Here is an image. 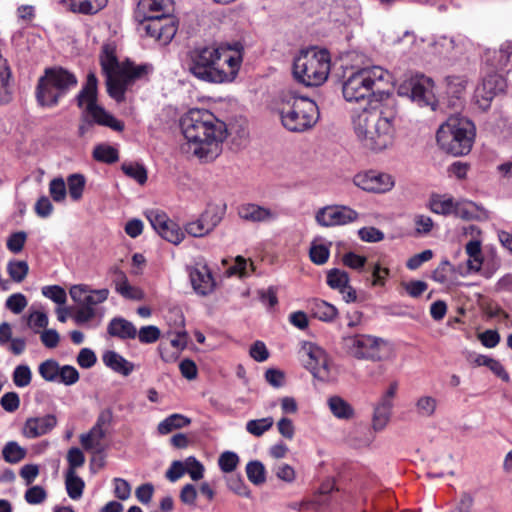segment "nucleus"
<instances>
[{
    "mask_svg": "<svg viewBox=\"0 0 512 512\" xmlns=\"http://www.w3.org/2000/svg\"><path fill=\"white\" fill-rule=\"evenodd\" d=\"M181 129L187 140L181 149L205 160L216 158L227 138L226 124L206 109H190L181 119Z\"/></svg>",
    "mask_w": 512,
    "mask_h": 512,
    "instance_id": "nucleus-2",
    "label": "nucleus"
},
{
    "mask_svg": "<svg viewBox=\"0 0 512 512\" xmlns=\"http://www.w3.org/2000/svg\"><path fill=\"white\" fill-rule=\"evenodd\" d=\"M189 276L192 287L197 294L206 296L214 290L215 281L206 265L191 268Z\"/></svg>",
    "mask_w": 512,
    "mask_h": 512,
    "instance_id": "nucleus-22",
    "label": "nucleus"
},
{
    "mask_svg": "<svg viewBox=\"0 0 512 512\" xmlns=\"http://www.w3.org/2000/svg\"><path fill=\"white\" fill-rule=\"evenodd\" d=\"M122 171L128 177L143 185L147 181V170L139 163H123L121 166Z\"/></svg>",
    "mask_w": 512,
    "mask_h": 512,
    "instance_id": "nucleus-44",
    "label": "nucleus"
},
{
    "mask_svg": "<svg viewBox=\"0 0 512 512\" xmlns=\"http://www.w3.org/2000/svg\"><path fill=\"white\" fill-rule=\"evenodd\" d=\"M398 94L410 98L420 107L435 109L434 82L424 75H415L404 80L398 87Z\"/></svg>",
    "mask_w": 512,
    "mask_h": 512,
    "instance_id": "nucleus-11",
    "label": "nucleus"
},
{
    "mask_svg": "<svg viewBox=\"0 0 512 512\" xmlns=\"http://www.w3.org/2000/svg\"><path fill=\"white\" fill-rule=\"evenodd\" d=\"M68 191L74 201L81 199L85 187V177L82 174H72L67 178Z\"/></svg>",
    "mask_w": 512,
    "mask_h": 512,
    "instance_id": "nucleus-45",
    "label": "nucleus"
},
{
    "mask_svg": "<svg viewBox=\"0 0 512 512\" xmlns=\"http://www.w3.org/2000/svg\"><path fill=\"white\" fill-rule=\"evenodd\" d=\"M183 464L185 473H188L192 480L198 481L203 478L204 466L195 457H188Z\"/></svg>",
    "mask_w": 512,
    "mask_h": 512,
    "instance_id": "nucleus-55",
    "label": "nucleus"
},
{
    "mask_svg": "<svg viewBox=\"0 0 512 512\" xmlns=\"http://www.w3.org/2000/svg\"><path fill=\"white\" fill-rule=\"evenodd\" d=\"M65 486L68 496L77 500L82 497L85 483L77 474L76 471L67 470L65 473Z\"/></svg>",
    "mask_w": 512,
    "mask_h": 512,
    "instance_id": "nucleus-37",
    "label": "nucleus"
},
{
    "mask_svg": "<svg viewBox=\"0 0 512 512\" xmlns=\"http://www.w3.org/2000/svg\"><path fill=\"white\" fill-rule=\"evenodd\" d=\"M146 216L153 229L166 241L178 245L184 239V232L166 213L159 210H150Z\"/></svg>",
    "mask_w": 512,
    "mask_h": 512,
    "instance_id": "nucleus-16",
    "label": "nucleus"
},
{
    "mask_svg": "<svg viewBox=\"0 0 512 512\" xmlns=\"http://www.w3.org/2000/svg\"><path fill=\"white\" fill-rule=\"evenodd\" d=\"M70 297L78 306L95 307L107 300L109 290L106 288L92 290L84 284L74 285L69 291Z\"/></svg>",
    "mask_w": 512,
    "mask_h": 512,
    "instance_id": "nucleus-19",
    "label": "nucleus"
},
{
    "mask_svg": "<svg viewBox=\"0 0 512 512\" xmlns=\"http://www.w3.org/2000/svg\"><path fill=\"white\" fill-rule=\"evenodd\" d=\"M485 63L494 70L503 71L512 65V43H506L499 49L485 52Z\"/></svg>",
    "mask_w": 512,
    "mask_h": 512,
    "instance_id": "nucleus-24",
    "label": "nucleus"
},
{
    "mask_svg": "<svg viewBox=\"0 0 512 512\" xmlns=\"http://www.w3.org/2000/svg\"><path fill=\"white\" fill-rule=\"evenodd\" d=\"M171 0H140L137 7V16L170 15Z\"/></svg>",
    "mask_w": 512,
    "mask_h": 512,
    "instance_id": "nucleus-29",
    "label": "nucleus"
},
{
    "mask_svg": "<svg viewBox=\"0 0 512 512\" xmlns=\"http://www.w3.org/2000/svg\"><path fill=\"white\" fill-rule=\"evenodd\" d=\"M0 404L5 411L14 412L20 406L19 395L16 392H7L1 397Z\"/></svg>",
    "mask_w": 512,
    "mask_h": 512,
    "instance_id": "nucleus-64",
    "label": "nucleus"
},
{
    "mask_svg": "<svg viewBox=\"0 0 512 512\" xmlns=\"http://www.w3.org/2000/svg\"><path fill=\"white\" fill-rule=\"evenodd\" d=\"M3 458L8 463H18L26 456V450L15 441H9L2 450Z\"/></svg>",
    "mask_w": 512,
    "mask_h": 512,
    "instance_id": "nucleus-41",
    "label": "nucleus"
},
{
    "mask_svg": "<svg viewBox=\"0 0 512 512\" xmlns=\"http://www.w3.org/2000/svg\"><path fill=\"white\" fill-rule=\"evenodd\" d=\"M27 323L30 328L34 329L35 333H38L40 328L47 327L48 316L45 312L34 311L28 316Z\"/></svg>",
    "mask_w": 512,
    "mask_h": 512,
    "instance_id": "nucleus-62",
    "label": "nucleus"
},
{
    "mask_svg": "<svg viewBox=\"0 0 512 512\" xmlns=\"http://www.w3.org/2000/svg\"><path fill=\"white\" fill-rule=\"evenodd\" d=\"M219 222L217 214L206 211L196 221L188 223L185 231L193 237H203L213 231Z\"/></svg>",
    "mask_w": 512,
    "mask_h": 512,
    "instance_id": "nucleus-25",
    "label": "nucleus"
},
{
    "mask_svg": "<svg viewBox=\"0 0 512 512\" xmlns=\"http://www.w3.org/2000/svg\"><path fill=\"white\" fill-rule=\"evenodd\" d=\"M353 182L359 188L374 193H385L394 186L393 177L387 173L369 171L354 176Z\"/></svg>",
    "mask_w": 512,
    "mask_h": 512,
    "instance_id": "nucleus-18",
    "label": "nucleus"
},
{
    "mask_svg": "<svg viewBox=\"0 0 512 512\" xmlns=\"http://www.w3.org/2000/svg\"><path fill=\"white\" fill-rule=\"evenodd\" d=\"M437 407V401L431 396H421L415 403L416 413L421 417H431L434 415Z\"/></svg>",
    "mask_w": 512,
    "mask_h": 512,
    "instance_id": "nucleus-46",
    "label": "nucleus"
},
{
    "mask_svg": "<svg viewBox=\"0 0 512 512\" xmlns=\"http://www.w3.org/2000/svg\"><path fill=\"white\" fill-rule=\"evenodd\" d=\"M397 110L392 101L370 100L368 105L352 116L354 133L361 145L372 151L382 152L395 140Z\"/></svg>",
    "mask_w": 512,
    "mask_h": 512,
    "instance_id": "nucleus-1",
    "label": "nucleus"
},
{
    "mask_svg": "<svg viewBox=\"0 0 512 512\" xmlns=\"http://www.w3.org/2000/svg\"><path fill=\"white\" fill-rule=\"evenodd\" d=\"M330 68L329 52L313 47L301 51L295 58L293 73L295 78L305 86H319L327 80Z\"/></svg>",
    "mask_w": 512,
    "mask_h": 512,
    "instance_id": "nucleus-7",
    "label": "nucleus"
},
{
    "mask_svg": "<svg viewBox=\"0 0 512 512\" xmlns=\"http://www.w3.org/2000/svg\"><path fill=\"white\" fill-rule=\"evenodd\" d=\"M358 235L362 241L375 243L384 239V233L375 227H363L359 229Z\"/></svg>",
    "mask_w": 512,
    "mask_h": 512,
    "instance_id": "nucleus-63",
    "label": "nucleus"
},
{
    "mask_svg": "<svg viewBox=\"0 0 512 512\" xmlns=\"http://www.w3.org/2000/svg\"><path fill=\"white\" fill-rule=\"evenodd\" d=\"M140 29L146 36L153 38L161 45H167L174 38L178 26L173 16L160 14L143 18Z\"/></svg>",
    "mask_w": 512,
    "mask_h": 512,
    "instance_id": "nucleus-12",
    "label": "nucleus"
},
{
    "mask_svg": "<svg viewBox=\"0 0 512 512\" xmlns=\"http://www.w3.org/2000/svg\"><path fill=\"white\" fill-rule=\"evenodd\" d=\"M97 78L94 73H89L86 83L77 95V105L83 109L79 134L84 136L94 123L121 132L124 123L108 113L103 107L97 104Z\"/></svg>",
    "mask_w": 512,
    "mask_h": 512,
    "instance_id": "nucleus-4",
    "label": "nucleus"
},
{
    "mask_svg": "<svg viewBox=\"0 0 512 512\" xmlns=\"http://www.w3.org/2000/svg\"><path fill=\"white\" fill-rule=\"evenodd\" d=\"M77 83V77L67 69L59 66L46 68L36 87L37 101L41 106L53 107Z\"/></svg>",
    "mask_w": 512,
    "mask_h": 512,
    "instance_id": "nucleus-9",
    "label": "nucleus"
},
{
    "mask_svg": "<svg viewBox=\"0 0 512 512\" xmlns=\"http://www.w3.org/2000/svg\"><path fill=\"white\" fill-rule=\"evenodd\" d=\"M102 361L112 371L125 377L129 376L135 369V365L132 362L112 350L104 352Z\"/></svg>",
    "mask_w": 512,
    "mask_h": 512,
    "instance_id": "nucleus-27",
    "label": "nucleus"
},
{
    "mask_svg": "<svg viewBox=\"0 0 512 512\" xmlns=\"http://www.w3.org/2000/svg\"><path fill=\"white\" fill-rule=\"evenodd\" d=\"M465 251L470 258H475L476 265L473 267L475 272L481 269L483 258L481 255V243L478 240H471L465 246Z\"/></svg>",
    "mask_w": 512,
    "mask_h": 512,
    "instance_id": "nucleus-58",
    "label": "nucleus"
},
{
    "mask_svg": "<svg viewBox=\"0 0 512 512\" xmlns=\"http://www.w3.org/2000/svg\"><path fill=\"white\" fill-rule=\"evenodd\" d=\"M38 371L43 379L54 382L58 380L60 366L56 360L48 359L39 365Z\"/></svg>",
    "mask_w": 512,
    "mask_h": 512,
    "instance_id": "nucleus-48",
    "label": "nucleus"
},
{
    "mask_svg": "<svg viewBox=\"0 0 512 512\" xmlns=\"http://www.w3.org/2000/svg\"><path fill=\"white\" fill-rule=\"evenodd\" d=\"M239 463V457L235 452L225 451L218 458V465L224 473L234 471Z\"/></svg>",
    "mask_w": 512,
    "mask_h": 512,
    "instance_id": "nucleus-49",
    "label": "nucleus"
},
{
    "mask_svg": "<svg viewBox=\"0 0 512 512\" xmlns=\"http://www.w3.org/2000/svg\"><path fill=\"white\" fill-rule=\"evenodd\" d=\"M342 347L347 355L372 362L387 360L391 352L386 340L367 334L343 337Z\"/></svg>",
    "mask_w": 512,
    "mask_h": 512,
    "instance_id": "nucleus-10",
    "label": "nucleus"
},
{
    "mask_svg": "<svg viewBox=\"0 0 512 512\" xmlns=\"http://www.w3.org/2000/svg\"><path fill=\"white\" fill-rule=\"evenodd\" d=\"M172 317L175 318V330L169 331L171 335H174L170 341V344L178 351H181L187 346L189 339L188 333L184 328L185 319L181 310L177 308H175V310L170 313L168 319L170 320Z\"/></svg>",
    "mask_w": 512,
    "mask_h": 512,
    "instance_id": "nucleus-28",
    "label": "nucleus"
},
{
    "mask_svg": "<svg viewBox=\"0 0 512 512\" xmlns=\"http://www.w3.org/2000/svg\"><path fill=\"white\" fill-rule=\"evenodd\" d=\"M42 294L58 305L65 304L67 300L66 291L58 285L44 286Z\"/></svg>",
    "mask_w": 512,
    "mask_h": 512,
    "instance_id": "nucleus-53",
    "label": "nucleus"
},
{
    "mask_svg": "<svg viewBox=\"0 0 512 512\" xmlns=\"http://www.w3.org/2000/svg\"><path fill=\"white\" fill-rule=\"evenodd\" d=\"M506 88L505 79L497 74H487L476 87L474 93V100L476 105L483 111L490 108L493 99L503 93Z\"/></svg>",
    "mask_w": 512,
    "mask_h": 512,
    "instance_id": "nucleus-13",
    "label": "nucleus"
},
{
    "mask_svg": "<svg viewBox=\"0 0 512 512\" xmlns=\"http://www.w3.org/2000/svg\"><path fill=\"white\" fill-rule=\"evenodd\" d=\"M61 2L74 13L92 15L103 9L108 0H61Z\"/></svg>",
    "mask_w": 512,
    "mask_h": 512,
    "instance_id": "nucleus-30",
    "label": "nucleus"
},
{
    "mask_svg": "<svg viewBox=\"0 0 512 512\" xmlns=\"http://www.w3.org/2000/svg\"><path fill=\"white\" fill-rule=\"evenodd\" d=\"M238 215L245 221L253 223L270 222L278 217V213L270 208L254 203H245L238 207Z\"/></svg>",
    "mask_w": 512,
    "mask_h": 512,
    "instance_id": "nucleus-23",
    "label": "nucleus"
},
{
    "mask_svg": "<svg viewBox=\"0 0 512 512\" xmlns=\"http://www.w3.org/2000/svg\"><path fill=\"white\" fill-rule=\"evenodd\" d=\"M311 313L321 321L331 322L337 317L338 310L335 306L324 300L315 299L311 303Z\"/></svg>",
    "mask_w": 512,
    "mask_h": 512,
    "instance_id": "nucleus-33",
    "label": "nucleus"
},
{
    "mask_svg": "<svg viewBox=\"0 0 512 512\" xmlns=\"http://www.w3.org/2000/svg\"><path fill=\"white\" fill-rule=\"evenodd\" d=\"M67 461L69 465L67 470L76 471L77 468L84 465L85 456L79 448L72 447L67 452Z\"/></svg>",
    "mask_w": 512,
    "mask_h": 512,
    "instance_id": "nucleus-61",
    "label": "nucleus"
},
{
    "mask_svg": "<svg viewBox=\"0 0 512 512\" xmlns=\"http://www.w3.org/2000/svg\"><path fill=\"white\" fill-rule=\"evenodd\" d=\"M57 417L53 414H47L42 417H29L26 419L22 435L28 439H35L48 434L57 425Z\"/></svg>",
    "mask_w": 512,
    "mask_h": 512,
    "instance_id": "nucleus-20",
    "label": "nucleus"
},
{
    "mask_svg": "<svg viewBox=\"0 0 512 512\" xmlns=\"http://www.w3.org/2000/svg\"><path fill=\"white\" fill-rule=\"evenodd\" d=\"M327 284L330 288L344 294L349 284V275L346 271L333 268L327 272Z\"/></svg>",
    "mask_w": 512,
    "mask_h": 512,
    "instance_id": "nucleus-38",
    "label": "nucleus"
},
{
    "mask_svg": "<svg viewBox=\"0 0 512 512\" xmlns=\"http://www.w3.org/2000/svg\"><path fill=\"white\" fill-rule=\"evenodd\" d=\"M24 498L31 505L41 504L46 500L47 492L42 486L35 485L26 490Z\"/></svg>",
    "mask_w": 512,
    "mask_h": 512,
    "instance_id": "nucleus-56",
    "label": "nucleus"
},
{
    "mask_svg": "<svg viewBox=\"0 0 512 512\" xmlns=\"http://www.w3.org/2000/svg\"><path fill=\"white\" fill-rule=\"evenodd\" d=\"M482 209L476 203L469 200L455 202L454 215L463 220H473L480 216Z\"/></svg>",
    "mask_w": 512,
    "mask_h": 512,
    "instance_id": "nucleus-36",
    "label": "nucleus"
},
{
    "mask_svg": "<svg viewBox=\"0 0 512 512\" xmlns=\"http://www.w3.org/2000/svg\"><path fill=\"white\" fill-rule=\"evenodd\" d=\"M137 336L141 343L151 344L159 340L161 331L154 325L143 326L140 328L139 332L137 331Z\"/></svg>",
    "mask_w": 512,
    "mask_h": 512,
    "instance_id": "nucleus-51",
    "label": "nucleus"
},
{
    "mask_svg": "<svg viewBox=\"0 0 512 512\" xmlns=\"http://www.w3.org/2000/svg\"><path fill=\"white\" fill-rule=\"evenodd\" d=\"M455 202L452 197L433 196L430 201V209L440 215L454 214Z\"/></svg>",
    "mask_w": 512,
    "mask_h": 512,
    "instance_id": "nucleus-39",
    "label": "nucleus"
},
{
    "mask_svg": "<svg viewBox=\"0 0 512 512\" xmlns=\"http://www.w3.org/2000/svg\"><path fill=\"white\" fill-rule=\"evenodd\" d=\"M93 157L99 162L112 164L118 161L119 153L113 146L108 144H99L93 150Z\"/></svg>",
    "mask_w": 512,
    "mask_h": 512,
    "instance_id": "nucleus-40",
    "label": "nucleus"
},
{
    "mask_svg": "<svg viewBox=\"0 0 512 512\" xmlns=\"http://www.w3.org/2000/svg\"><path fill=\"white\" fill-rule=\"evenodd\" d=\"M327 403L336 418L348 420L354 416L353 407L340 396H331Z\"/></svg>",
    "mask_w": 512,
    "mask_h": 512,
    "instance_id": "nucleus-34",
    "label": "nucleus"
},
{
    "mask_svg": "<svg viewBox=\"0 0 512 512\" xmlns=\"http://www.w3.org/2000/svg\"><path fill=\"white\" fill-rule=\"evenodd\" d=\"M274 424V419L272 417H265L261 419L250 420L246 423V430L250 434L260 437L266 431L270 430Z\"/></svg>",
    "mask_w": 512,
    "mask_h": 512,
    "instance_id": "nucleus-42",
    "label": "nucleus"
},
{
    "mask_svg": "<svg viewBox=\"0 0 512 512\" xmlns=\"http://www.w3.org/2000/svg\"><path fill=\"white\" fill-rule=\"evenodd\" d=\"M191 423V419L182 414H172L162 420L157 427L159 434L166 435L175 429H180L188 426Z\"/></svg>",
    "mask_w": 512,
    "mask_h": 512,
    "instance_id": "nucleus-35",
    "label": "nucleus"
},
{
    "mask_svg": "<svg viewBox=\"0 0 512 512\" xmlns=\"http://www.w3.org/2000/svg\"><path fill=\"white\" fill-rule=\"evenodd\" d=\"M241 62L239 51L214 45L201 46L189 52L188 71L203 82H232L239 72Z\"/></svg>",
    "mask_w": 512,
    "mask_h": 512,
    "instance_id": "nucleus-3",
    "label": "nucleus"
},
{
    "mask_svg": "<svg viewBox=\"0 0 512 512\" xmlns=\"http://www.w3.org/2000/svg\"><path fill=\"white\" fill-rule=\"evenodd\" d=\"M58 379L65 385H73L79 380V372L70 365L60 367Z\"/></svg>",
    "mask_w": 512,
    "mask_h": 512,
    "instance_id": "nucleus-59",
    "label": "nucleus"
},
{
    "mask_svg": "<svg viewBox=\"0 0 512 512\" xmlns=\"http://www.w3.org/2000/svg\"><path fill=\"white\" fill-rule=\"evenodd\" d=\"M329 248L323 244H313L309 251L311 261L316 265H323L329 259Z\"/></svg>",
    "mask_w": 512,
    "mask_h": 512,
    "instance_id": "nucleus-54",
    "label": "nucleus"
},
{
    "mask_svg": "<svg viewBox=\"0 0 512 512\" xmlns=\"http://www.w3.org/2000/svg\"><path fill=\"white\" fill-rule=\"evenodd\" d=\"M393 408V403L379 401L378 404L374 408V413L372 417V427L374 431L383 430L388 424L391 412Z\"/></svg>",
    "mask_w": 512,
    "mask_h": 512,
    "instance_id": "nucleus-32",
    "label": "nucleus"
},
{
    "mask_svg": "<svg viewBox=\"0 0 512 512\" xmlns=\"http://www.w3.org/2000/svg\"><path fill=\"white\" fill-rule=\"evenodd\" d=\"M147 65H139L135 69L124 70L119 74L106 76L107 92L117 102L125 98V91L136 79L141 78L148 72Z\"/></svg>",
    "mask_w": 512,
    "mask_h": 512,
    "instance_id": "nucleus-14",
    "label": "nucleus"
},
{
    "mask_svg": "<svg viewBox=\"0 0 512 512\" xmlns=\"http://www.w3.org/2000/svg\"><path fill=\"white\" fill-rule=\"evenodd\" d=\"M390 82V74L380 66L366 67L353 72L343 83L342 93L346 101L359 102L381 89L382 83Z\"/></svg>",
    "mask_w": 512,
    "mask_h": 512,
    "instance_id": "nucleus-8",
    "label": "nucleus"
},
{
    "mask_svg": "<svg viewBox=\"0 0 512 512\" xmlns=\"http://www.w3.org/2000/svg\"><path fill=\"white\" fill-rule=\"evenodd\" d=\"M100 64L105 76L119 74L124 70L137 68L133 63L126 61L120 63L116 56L115 47L112 44H104L100 54Z\"/></svg>",
    "mask_w": 512,
    "mask_h": 512,
    "instance_id": "nucleus-21",
    "label": "nucleus"
},
{
    "mask_svg": "<svg viewBox=\"0 0 512 512\" xmlns=\"http://www.w3.org/2000/svg\"><path fill=\"white\" fill-rule=\"evenodd\" d=\"M106 430L91 428L89 432L80 435V443L86 451L102 453L105 449L102 440L106 437Z\"/></svg>",
    "mask_w": 512,
    "mask_h": 512,
    "instance_id": "nucleus-31",
    "label": "nucleus"
},
{
    "mask_svg": "<svg viewBox=\"0 0 512 512\" xmlns=\"http://www.w3.org/2000/svg\"><path fill=\"white\" fill-rule=\"evenodd\" d=\"M279 113L282 125L291 132H305L319 119L317 104L292 90L283 94Z\"/></svg>",
    "mask_w": 512,
    "mask_h": 512,
    "instance_id": "nucleus-5",
    "label": "nucleus"
},
{
    "mask_svg": "<svg viewBox=\"0 0 512 512\" xmlns=\"http://www.w3.org/2000/svg\"><path fill=\"white\" fill-rule=\"evenodd\" d=\"M475 137L474 124L464 117L451 116L443 123L436 134L439 147L454 156L468 154Z\"/></svg>",
    "mask_w": 512,
    "mask_h": 512,
    "instance_id": "nucleus-6",
    "label": "nucleus"
},
{
    "mask_svg": "<svg viewBox=\"0 0 512 512\" xmlns=\"http://www.w3.org/2000/svg\"><path fill=\"white\" fill-rule=\"evenodd\" d=\"M7 272L13 281L20 283L29 272L28 263L23 260L10 261L7 265Z\"/></svg>",
    "mask_w": 512,
    "mask_h": 512,
    "instance_id": "nucleus-43",
    "label": "nucleus"
},
{
    "mask_svg": "<svg viewBox=\"0 0 512 512\" xmlns=\"http://www.w3.org/2000/svg\"><path fill=\"white\" fill-rule=\"evenodd\" d=\"M27 304L26 297L21 293L13 294L6 300V307L15 314H20Z\"/></svg>",
    "mask_w": 512,
    "mask_h": 512,
    "instance_id": "nucleus-60",
    "label": "nucleus"
},
{
    "mask_svg": "<svg viewBox=\"0 0 512 512\" xmlns=\"http://www.w3.org/2000/svg\"><path fill=\"white\" fill-rule=\"evenodd\" d=\"M358 213L344 205H329L320 208L315 214L316 222L322 227L346 225L356 221Z\"/></svg>",
    "mask_w": 512,
    "mask_h": 512,
    "instance_id": "nucleus-15",
    "label": "nucleus"
},
{
    "mask_svg": "<svg viewBox=\"0 0 512 512\" xmlns=\"http://www.w3.org/2000/svg\"><path fill=\"white\" fill-rule=\"evenodd\" d=\"M303 352L308 357L304 360L305 367L315 378L325 381L330 377V363L325 351L313 344H305Z\"/></svg>",
    "mask_w": 512,
    "mask_h": 512,
    "instance_id": "nucleus-17",
    "label": "nucleus"
},
{
    "mask_svg": "<svg viewBox=\"0 0 512 512\" xmlns=\"http://www.w3.org/2000/svg\"><path fill=\"white\" fill-rule=\"evenodd\" d=\"M32 373L27 365H18L13 372V382L17 387H26L31 383Z\"/></svg>",
    "mask_w": 512,
    "mask_h": 512,
    "instance_id": "nucleus-52",
    "label": "nucleus"
},
{
    "mask_svg": "<svg viewBox=\"0 0 512 512\" xmlns=\"http://www.w3.org/2000/svg\"><path fill=\"white\" fill-rule=\"evenodd\" d=\"M107 333L121 340L135 339L137 337V329L135 325L122 317H114L107 326Z\"/></svg>",
    "mask_w": 512,
    "mask_h": 512,
    "instance_id": "nucleus-26",
    "label": "nucleus"
},
{
    "mask_svg": "<svg viewBox=\"0 0 512 512\" xmlns=\"http://www.w3.org/2000/svg\"><path fill=\"white\" fill-rule=\"evenodd\" d=\"M114 273L116 274V291L120 293L123 297L136 298V296L132 294L133 288L129 284L125 273L117 268L114 270Z\"/></svg>",
    "mask_w": 512,
    "mask_h": 512,
    "instance_id": "nucleus-50",
    "label": "nucleus"
},
{
    "mask_svg": "<svg viewBox=\"0 0 512 512\" xmlns=\"http://www.w3.org/2000/svg\"><path fill=\"white\" fill-rule=\"evenodd\" d=\"M246 474L249 481L255 485L265 482V467L260 461H250L246 465Z\"/></svg>",
    "mask_w": 512,
    "mask_h": 512,
    "instance_id": "nucleus-47",
    "label": "nucleus"
},
{
    "mask_svg": "<svg viewBox=\"0 0 512 512\" xmlns=\"http://www.w3.org/2000/svg\"><path fill=\"white\" fill-rule=\"evenodd\" d=\"M49 193L54 201H63L66 197V185L63 178H54L49 184Z\"/></svg>",
    "mask_w": 512,
    "mask_h": 512,
    "instance_id": "nucleus-57",
    "label": "nucleus"
}]
</instances>
